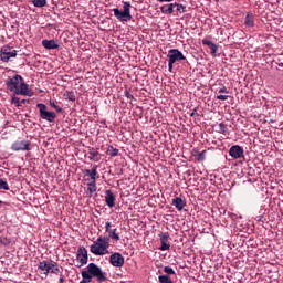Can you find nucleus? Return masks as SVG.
<instances>
[{"mask_svg": "<svg viewBox=\"0 0 283 283\" xmlns=\"http://www.w3.org/2000/svg\"><path fill=\"white\" fill-rule=\"evenodd\" d=\"M244 23L248 28H253V25H255V22L253 20V14L252 13H248L245 15V20H244Z\"/></svg>", "mask_w": 283, "mask_h": 283, "instance_id": "412c9836", "label": "nucleus"}, {"mask_svg": "<svg viewBox=\"0 0 283 283\" xmlns=\"http://www.w3.org/2000/svg\"><path fill=\"white\" fill-rule=\"evenodd\" d=\"M219 94H229V91L227 90V86H223L219 88Z\"/></svg>", "mask_w": 283, "mask_h": 283, "instance_id": "ea45409f", "label": "nucleus"}, {"mask_svg": "<svg viewBox=\"0 0 283 283\" xmlns=\"http://www.w3.org/2000/svg\"><path fill=\"white\" fill-rule=\"evenodd\" d=\"M63 282H65V279L60 277V283H63Z\"/></svg>", "mask_w": 283, "mask_h": 283, "instance_id": "a18cd8bd", "label": "nucleus"}, {"mask_svg": "<svg viewBox=\"0 0 283 283\" xmlns=\"http://www.w3.org/2000/svg\"><path fill=\"white\" fill-rule=\"evenodd\" d=\"M66 98H67V101H72V103H74V101H76V96L74 95V92H67Z\"/></svg>", "mask_w": 283, "mask_h": 283, "instance_id": "e433bc0d", "label": "nucleus"}, {"mask_svg": "<svg viewBox=\"0 0 283 283\" xmlns=\"http://www.w3.org/2000/svg\"><path fill=\"white\" fill-rule=\"evenodd\" d=\"M0 205H3V201L0 200Z\"/></svg>", "mask_w": 283, "mask_h": 283, "instance_id": "49530a36", "label": "nucleus"}, {"mask_svg": "<svg viewBox=\"0 0 283 283\" xmlns=\"http://www.w3.org/2000/svg\"><path fill=\"white\" fill-rule=\"evenodd\" d=\"M106 154L107 156L116 157L118 156V148H114V146H108Z\"/></svg>", "mask_w": 283, "mask_h": 283, "instance_id": "5701e85b", "label": "nucleus"}, {"mask_svg": "<svg viewBox=\"0 0 283 283\" xmlns=\"http://www.w3.org/2000/svg\"><path fill=\"white\" fill-rule=\"evenodd\" d=\"M35 8H45L48 6V0H32Z\"/></svg>", "mask_w": 283, "mask_h": 283, "instance_id": "4be33fe9", "label": "nucleus"}, {"mask_svg": "<svg viewBox=\"0 0 283 283\" xmlns=\"http://www.w3.org/2000/svg\"><path fill=\"white\" fill-rule=\"evenodd\" d=\"M11 104L15 105V107H21V99L19 97H12Z\"/></svg>", "mask_w": 283, "mask_h": 283, "instance_id": "72a5a7b5", "label": "nucleus"}, {"mask_svg": "<svg viewBox=\"0 0 283 283\" xmlns=\"http://www.w3.org/2000/svg\"><path fill=\"white\" fill-rule=\"evenodd\" d=\"M124 96L126 97V98H129V99H133L134 98V95H132V93H129V91H124Z\"/></svg>", "mask_w": 283, "mask_h": 283, "instance_id": "4c0bfd02", "label": "nucleus"}, {"mask_svg": "<svg viewBox=\"0 0 283 283\" xmlns=\"http://www.w3.org/2000/svg\"><path fill=\"white\" fill-rule=\"evenodd\" d=\"M51 273L53 275H59L61 273V269H59V263L54 262L53 266L51 268Z\"/></svg>", "mask_w": 283, "mask_h": 283, "instance_id": "bb28decb", "label": "nucleus"}, {"mask_svg": "<svg viewBox=\"0 0 283 283\" xmlns=\"http://www.w3.org/2000/svg\"><path fill=\"white\" fill-rule=\"evenodd\" d=\"M168 70L172 72L174 63H178L179 61H185L187 57L180 52L178 49H170L168 51Z\"/></svg>", "mask_w": 283, "mask_h": 283, "instance_id": "7ed1b4c3", "label": "nucleus"}, {"mask_svg": "<svg viewBox=\"0 0 283 283\" xmlns=\"http://www.w3.org/2000/svg\"><path fill=\"white\" fill-rule=\"evenodd\" d=\"M174 8H176V2L164 4L160 7V12L166 15H171L174 13Z\"/></svg>", "mask_w": 283, "mask_h": 283, "instance_id": "dca6fc26", "label": "nucleus"}, {"mask_svg": "<svg viewBox=\"0 0 283 283\" xmlns=\"http://www.w3.org/2000/svg\"><path fill=\"white\" fill-rule=\"evenodd\" d=\"M207 157V150H203L197 155V160L202 161Z\"/></svg>", "mask_w": 283, "mask_h": 283, "instance_id": "f704fd0d", "label": "nucleus"}, {"mask_svg": "<svg viewBox=\"0 0 283 283\" xmlns=\"http://www.w3.org/2000/svg\"><path fill=\"white\" fill-rule=\"evenodd\" d=\"M50 105L51 107H53V109H56L59 114H63V107L56 105V103H54L53 101H50Z\"/></svg>", "mask_w": 283, "mask_h": 283, "instance_id": "c85d7f7f", "label": "nucleus"}, {"mask_svg": "<svg viewBox=\"0 0 283 283\" xmlns=\"http://www.w3.org/2000/svg\"><path fill=\"white\" fill-rule=\"evenodd\" d=\"M53 263H48V261H42L39 263L38 269L44 272V275L52 273Z\"/></svg>", "mask_w": 283, "mask_h": 283, "instance_id": "4468645a", "label": "nucleus"}, {"mask_svg": "<svg viewBox=\"0 0 283 283\" xmlns=\"http://www.w3.org/2000/svg\"><path fill=\"white\" fill-rule=\"evenodd\" d=\"M175 8H177V12H179V14H185V12H187V7L178 2H176Z\"/></svg>", "mask_w": 283, "mask_h": 283, "instance_id": "393cba45", "label": "nucleus"}, {"mask_svg": "<svg viewBox=\"0 0 283 283\" xmlns=\"http://www.w3.org/2000/svg\"><path fill=\"white\" fill-rule=\"evenodd\" d=\"M229 98V95H218L217 101H227Z\"/></svg>", "mask_w": 283, "mask_h": 283, "instance_id": "58836bf2", "label": "nucleus"}, {"mask_svg": "<svg viewBox=\"0 0 283 283\" xmlns=\"http://www.w3.org/2000/svg\"><path fill=\"white\" fill-rule=\"evenodd\" d=\"M159 238H160V242H169V234L168 233H160Z\"/></svg>", "mask_w": 283, "mask_h": 283, "instance_id": "c9c22d12", "label": "nucleus"}, {"mask_svg": "<svg viewBox=\"0 0 283 283\" xmlns=\"http://www.w3.org/2000/svg\"><path fill=\"white\" fill-rule=\"evenodd\" d=\"M196 112H198V108H193V112L190 113V116L191 117L196 116Z\"/></svg>", "mask_w": 283, "mask_h": 283, "instance_id": "37998d69", "label": "nucleus"}, {"mask_svg": "<svg viewBox=\"0 0 283 283\" xmlns=\"http://www.w3.org/2000/svg\"><path fill=\"white\" fill-rule=\"evenodd\" d=\"M105 202L111 209L113 207H116V196H114V192H112V190H105Z\"/></svg>", "mask_w": 283, "mask_h": 283, "instance_id": "f8f14e48", "label": "nucleus"}, {"mask_svg": "<svg viewBox=\"0 0 283 283\" xmlns=\"http://www.w3.org/2000/svg\"><path fill=\"white\" fill-rule=\"evenodd\" d=\"M12 241L8 237H0V244L8 247Z\"/></svg>", "mask_w": 283, "mask_h": 283, "instance_id": "7c9ffc66", "label": "nucleus"}, {"mask_svg": "<svg viewBox=\"0 0 283 283\" xmlns=\"http://www.w3.org/2000/svg\"><path fill=\"white\" fill-rule=\"evenodd\" d=\"M160 251H169L171 249V245L167 242H160Z\"/></svg>", "mask_w": 283, "mask_h": 283, "instance_id": "2f4dec72", "label": "nucleus"}, {"mask_svg": "<svg viewBox=\"0 0 283 283\" xmlns=\"http://www.w3.org/2000/svg\"><path fill=\"white\" fill-rule=\"evenodd\" d=\"M164 273H167V275H176V271L169 265L164 268Z\"/></svg>", "mask_w": 283, "mask_h": 283, "instance_id": "c756f323", "label": "nucleus"}, {"mask_svg": "<svg viewBox=\"0 0 283 283\" xmlns=\"http://www.w3.org/2000/svg\"><path fill=\"white\" fill-rule=\"evenodd\" d=\"M96 180H91V182L87 184V190H86V196L88 198H92L93 193H96Z\"/></svg>", "mask_w": 283, "mask_h": 283, "instance_id": "a211bd4d", "label": "nucleus"}, {"mask_svg": "<svg viewBox=\"0 0 283 283\" xmlns=\"http://www.w3.org/2000/svg\"><path fill=\"white\" fill-rule=\"evenodd\" d=\"M21 105H25V103H28V101L27 99H21Z\"/></svg>", "mask_w": 283, "mask_h": 283, "instance_id": "c03bdc74", "label": "nucleus"}, {"mask_svg": "<svg viewBox=\"0 0 283 283\" xmlns=\"http://www.w3.org/2000/svg\"><path fill=\"white\" fill-rule=\"evenodd\" d=\"M43 48L45 50H59L60 45L54 40H43L42 41Z\"/></svg>", "mask_w": 283, "mask_h": 283, "instance_id": "f3484780", "label": "nucleus"}, {"mask_svg": "<svg viewBox=\"0 0 283 283\" xmlns=\"http://www.w3.org/2000/svg\"><path fill=\"white\" fill-rule=\"evenodd\" d=\"M201 43H202V45H207L208 48H210L211 56H216V54H218V45L216 43H213L211 40L206 38L201 41Z\"/></svg>", "mask_w": 283, "mask_h": 283, "instance_id": "ddd939ff", "label": "nucleus"}, {"mask_svg": "<svg viewBox=\"0 0 283 283\" xmlns=\"http://www.w3.org/2000/svg\"><path fill=\"white\" fill-rule=\"evenodd\" d=\"M107 233H108V238H111V240H115L116 242H118V240H120V237L118 235V233H116V229H113V230L108 231Z\"/></svg>", "mask_w": 283, "mask_h": 283, "instance_id": "b1692460", "label": "nucleus"}, {"mask_svg": "<svg viewBox=\"0 0 283 283\" xmlns=\"http://www.w3.org/2000/svg\"><path fill=\"white\" fill-rule=\"evenodd\" d=\"M229 156H231V158H234V160L244 158V148H242V146L240 145H233L229 149Z\"/></svg>", "mask_w": 283, "mask_h": 283, "instance_id": "1a4fd4ad", "label": "nucleus"}, {"mask_svg": "<svg viewBox=\"0 0 283 283\" xmlns=\"http://www.w3.org/2000/svg\"><path fill=\"white\" fill-rule=\"evenodd\" d=\"M23 81V76L17 74L6 80L7 90L9 92H13V94H17V91L19 90V85H21V82Z\"/></svg>", "mask_w": 283, "mask_h": 283, "instance_id": "39448f33", "label": "nucleus"}, {"mask_svg": "<svg viewBox=\"0 0 283 283\" xmlns=\"http://www.w3.org/2000/svg\"><path fill=\"white\" fill-rule=\"evenodd\" d=\"M0 59L3 63H8L11 59H17V50L11 46H3L0 51Z\"/></svg>", "mask_w": 283, "mask_h": 283, "instance_id": "423d86ee", "label": "nucleus"}, {"mask_svg": "<svg viewBox=\"0 0 283 283\" xmlns=\"http://www.w3.org/2000/svg\"><path fill=\"white\" fill-rule=\"evenodd\" d=\"M40 92H43V90H40Z\"/></svg>", "mask_w": 283, "mask_h": 283, "instance_id": "de8ad7c7", "label": "nucleus"}, {"mask_svg": "<svg viewBox=\"0 0 283 283\" xmlns=\"http://www.w3.org/2000/svg\"><path fill=\"white\" fill-rule=\"evenodd\" d=\"M172 205L177 209V211H182L185 207H187V202H185V200H182V198L180 197H176L175 199H172Z\"/></svg>", "mask_w": 283, "mask_h": 283, "instance_id": "2eb2a0df", "label": "nucleus"}, {"mask_svg": "<svg viewBox=\"0 0 283 283\" xmlns=\"http://www.w3.org/2000/svg\"><path fill=\"white\" fill-rule=\"evenodd\" d=\"M218 129H219V134H226L227 133V125H224L223 123H220L218 125Z\"/></svg>", "mask_w": 283, "mask_h": 283, "instance_id": "473e14b6", "label": "nucleus"}, {"mask_svg": "<svg viewBox=\"0 0 283 283\" xmlns=\"http://www.w3.org/2000/svg\"><path fill=\"white\" fill-rule=\"evenodd\" d=\"M98 166H93V168L92 169H86L85 170V175L86 176H90V178H91V181L92 180H96V176L98 175Z\"/></svg>", "mask_w": 283, "mask_h": 283, "instance_id": "6ab92c4d", "label": "nucleus"}, {"mask_svg": "<svg viewBox=\"0 0 283 283\" xmlns=\"http://www.w3.org/2000/svg\"><path fill=\"white\" fill-rule=\"evenodd\" d=\"M114 17L117 19V21H120L122 23H129L132 21V3L130 2H123V11H119L118 8L113 9Z\"/></svg>", "mask_w": 283, "mask_h": 283, "instance_id": "f03ea898", "label": "nucleus"}, {"mask_svg": "<svg viewBox=\"0 0 283 283\" xmlns=\"http://www.w3.org/2000/svg\"><path fill=\"white\" fill-rule=\"evenodd\" d=\"M36 107L40 112V118L46 120V123H54L56 120V113L48 111V106L43 103H38Z\"/></svg>", "mask_w": 283, "mask_h": 283, "instance_id": "20e7f679", "label": "nucleus"}, {"mask_svg": "<svg viewBox=\"0 0 283 283\" xmlns=\"http://www.w3.org/2000/svg\"><path fill=\"white\" fill-rule=\"evenodd\" d=\"M159 283H174L168 275H159L158 276Z\"/></svg>", "mask_w": 283, "mask_h": 283, "instance_id": "a878e982", "label": "nucleus"}, {"mask_svg": "<svg viewBox=\"0 0 283 283\" xmlns=\"http://www.w3.org/2000/svg\"><path fill=\"white\" fill-rule=\"evenodd\" d=\"M157 1H159V3H171V1L174 0H157Z\"/></svg>", "mask_w": 283, "mask_h": 283, "instance_id": "79ce46f5", "label": "nucleus"}, {"mask_svg": "<svg viewBox=\"0 0 283 283\" xmlns=\"http://www.w3.org/2000/svg\"><path fill=\"white\" fill-rule=\"evenodd\" d=\"M15 96H34V91H32L30 88V85H28V83H25L23 80L20 83V85L18 86V90L14 93Z\"/></svg>", "mask_w": 283, "mask_h": 283, "instance_id": "0eeeda50", "label": "nucleus"}, {"mask_svg": "<svg viewBox=\"0 0 283 283\" xmlns=\"http://www.w3.org/2000/svg\"><path fill=\"white\" fill-rule=\"evenodd\" d=\"M0 189H3L4 191H10V186H8V181L0 178Z\"/></svg>", "mask_w": 283, "mask_h": 283, "instance_id": "cd10ccee", "label": "nucleus"}, {"mask_svg": "<svg viewBox=\"0 0 283 283\" xmlns=\"http://www.w3.org/2000/svg\"><path fill=\"white\" fill-rule=\"evenodd\" d=\"M77 260L81 263V266H85V264H87V249H85V247H80L77 249Z\"/></svg>", "mask_w": 283, "mask_h": 283, "instance_id": "9b49d317", "label": "nucleus"}, {"mask_svg": "<svg viewBox=\"0 0 283 283\" xmlns=\"http://www.w3.org/2000/svg\"><path fill=\"white\" fill-rule=\"evenodd\" d=\"M109 263L112 264V266L120 268L123 266V264H125V258L123 256V254L115 252L109 256Z\"/></svg>", "mask_w": 283, "mask_h": 283, "instance_id": "9d476101", "label": "nucleus"}, {"mask_svg": "<svg viewBox=\"0 0 283 283\" xmlns=\"http://www.w3.org/2000/svg\"><path fill=\"white\" fill-rule=\"evenodd\" d=\"M88 160H92L93 163H98V160H101V158H98L99 153L94 150V148L88 151Z\"/></svg>", "mask_w": 283, "mask_h": 283, "instance_id": "aec40b11", "label": "nucleus"}, {"mask_svg": "<svg viewBox=\"0 0 283 283\" xmlns=\"http://www.w3.org/2000/svg\"><path fill=\"white\" fill-rule=\"evenodd\" d=\"M12 151H30V140H17L11 145Z\"/></svg>", "mask_w": 283, "mask_h": 283, "instance_id": "6e6552de", "label": "nucleus"}, {"mask_svg": "<svg viewBox=\"0 0 283 283\" xmlns=\"http://www.w3.org/2000/svg\"><path fill=\"white\" fill-rule=\"evenodd\" d=\"M105 229H106V233H108V231L112 230V222L107 221V222L105 223Z\"/></svg>", "mask_w": 283, "mask_h": 283, "instance_id": "a19ab883", "label": "nucleus"}, {"mask_svg": "<svg viewBox=\"0 0 283 283\" xmlns=\"http://www.w3.org/2000/svg\"><path fill=\"white\" fill-rule=\"evenodd\" d=\"M93 255H107L109 253V238L98 237L90 248Z\"/></svg>", "mask_w": 283, "mask_h": 283, "instance_id": "f257e3e1", "label": "nucleus"}]
</instances>
